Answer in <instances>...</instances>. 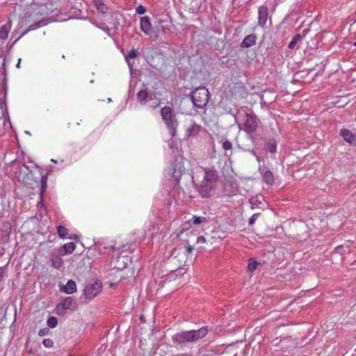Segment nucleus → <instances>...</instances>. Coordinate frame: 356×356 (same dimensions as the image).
Returning a JSON list of instances; mask_svg holds the SVG:
<instances>
[{"mask_svg":"<svg viewBox=\"0 0 356 356\" xmlns=\"http://www.w3.org/2000/svg\"><path fill=\"white\" fill-rule=\"evenodd\" d=\"M209 332L207 326L197 330L181 331L172 336L174 346L184 347L186 343H194L203 339Z\"/></svg>","mask_w":356,"mask_h":356,"instance_id":"nucleus-1","label":"nucleus"},{"mask_svg":"<svg viewBox=\"0 0 356 356\" xmlns=\"http://www.w3.org/2000/svg\"><path fill=\"white\" fill-rule=\"evenodd\" d=\"M161 115L164 121L169 134L174 137L177 134V129L179 124L177 115L172 112L170 106H164L161 110Z\"/></svg>","mask_w":356,"mask_h":356,"instance_id":"nucleus-2","label":"nucleus"},{"mask_svg":"<svg viewBox=\"0 0 356 356\" xmlns=\"http://www.w3.org/2000/svg\"><path fill=\"white\" fill-rule=\"evenodd\" d=\"M210 93L204 86L195 88L191 94L193 105L199 108H203L208 103Z\"/></svg>","mask_w":356,"mask_h":356,"instance_id":"nucleus-3","label":"nucleus"},{"mask_svg":"<svg viewBox=\"0 0 356 356\" xmlns=\"http://www.w3.org/2000/svg\"><path fill=\"white\" fill-rule=\"evenodd\" d=\"M76 307V302L72 297H67L60 300V302L56 306V313L60 316H63L66 314L67 310H74Z\"/></svg>","mask_w":356,"mask_h":356,"instance_id":"nucleus-4","label":"nucleus"},{"mask_svg":"<svg viewBox=\"0 0 356 356\" xmlns=\"http://www.w3.org/2000/svg\"><path fill=\"white\" fill-rule=\"evenodd\" d=\"M102 289V283L99 281L88 283L83 290V296L85 298L91 300L100 293Z\"/></svg>","mask_w":356,"mask_h":356,"instance_id":"nucleus-5","label":"nucleus"},{"mask_svg":"<svg viewBox=\"0 0 356 356\" xmlns=\"http://www.w3.org/2000/svg\"><path fill=\"white\" fill-rule=\"evenodd\" d=\"M245 118L243 130L248 134L255 132L257 129L259 120L253 113H247Z\"/></svg>","mask_w":356,"mask_h":356,"instance_id":"nucleus-6","label":"nucleus"},{"mask_svg":"<svg viewBox=\"0 0 356 356\" xmlns=\"http://www.w3.org/2000/svg\"><path fill=\"white\" fill-rule=\"evenodd\" d=\"M215 184L208 182L207 180H202L200 187L199 193L202 197H209L212 195L214 191Z\"/></svg>","mask_w":356,"mask_h":356,"instance_id":"nucleus-7","label":"nucleus"},{"mask_svg":"<svg viewBox=\"0 0 356 356\" xmlns=\"http://www.w3.org/2000/svg\"><path fill=\"white\" fill-rule=\"evenodd\" d=\"M201 129V126L193 120H190L186 129V136L187 138L196 137Z\"/></svg>","mask_w":356,"mask_h":356,"instance_id":"nucleus-8","label":"nucleus"},{"mask_svg":"<svg viewBox=\"0 0 356 356\" xmlns=\"http://www.w3.org/2000/svg\"><path fill=\"white\" fill-rule=\"evenodd\" d=\"M340 136L350 145L356 146V134H353L350 130L342 129L340 131Z\"/></svg>","mask_w":356,"mask_h":356,"instance_id":"nucleus-9","label":"nucleus"},{"mask_svg":"<svg viewBox=\"0 0 356 356\" xmlns=\"http://www.w3.org/2000/svg\"><path fill=\"white\" fill-rule=\"evenodd\" d=\"M258 24L264 27L267 22L268 18V8L266 6H261L258 11Z\"/></svg>","mask_w":356,"mask_h":356,"instance_id":"nucleus-10","label":"nucleus"},{"mask_svg":"<svg viewBox=\"0 0 356 356\" xmlns=\"http://www.w3.org/2000/svg\"><path fill=\"white\" fill-rule=\"evenodd\" d=\"M151 23L149 18L147 16L140 19V30L146 35H149L151 31Z\"/></svg>","mask_w":356,"mask_h":356,"instance_id":"nucleus-11","label":"nucleus"},{"mask_svg":"<svg viewBox=\"0 0 356 356\" xmlns=\"http://www.w3.org/2000/svg\"><path fill=\"white\" fill-rule=\"evenodd\" d=\"M60 290L65 293L72 294L76 291V284L75 282L70 280L67 282L66 285L62 286Z\"/></svg>","mask_w":356,"mask_h":356,"instance_id":"nucleus-12","label":"nucleus"},{"mask_svg":"<svg viewBox=\"0 0 356 356\" xmlns=\"http://www.w3.org/2000/svg\"><path fill=\"white\" fill-rule=\"evenodd\" d=\"M256 35L255 34H250L245 36L241 42V47L243 48H249L256 43Z\"/></svg>","mask_w":356,"mask_h":356,"instance_id":"nucleus-13","label":"nucleus"},{"mask_svg":"<svg viewBox=\"0 0 356 356\" xmlns=\"http://www.w3.org/2000/svg\"><path fill=\"white\" fill-rule=\"evenodd\" d=\"M75 248L76 246L74 243H67L59 248V254L63 256L67 254H71L74 251Z\"/></svg>","mask_w":356,"mask_h":356,"instance_id":"nucleus-14","label":"nucleus"},{"mask_svg":"<svg viewBox=\"0 0 356 356\" xmlns=\"http://www.w3.org/2000/svg\"><path fill=\"white\" fill-rule=\"evenodd\" d=\"M11 29V22L8 21L4 25L0 28V38L4 40L8 38V33Z\"/></svg>","mask_w":356,"mask_h":356,"instance_id":"nucleus-15","label":"nucleus"},{"mask_svg":"<svg viewBox=\"0 0 356 356\" xmlns=\"http://www.w3.org/2000/svg\"><path fill=\"white\" fill-rule=\"evenodd\" d=\"M218 179L216 171L208 170L205 172L203 180H207L208 182L215 184Z\"/></svg>","mask_w":356,"mask_h":356,"instance_id":"nucleus-16","label":"nucleus"},{"mask_svg":"<svg viewBox=\"0 0 356 356\" xmlns=\"http://www.w3.org/2000/svg\"><path fill=\"white\" fill-rule=\"evenodd\" d=\"M51 265L55 268H60L63 264V259L58 255L51 254L50 257Z\"/></svg>","mask_w":356,"mask_h":356,"instance_id":"nucleus-17","label":"nucleus"},{"mask_svg":"<svg viewBox=\"0 0 356 356\" xmlns=\"http://www.w3.org/2000/svg\"><path fill=\"white\" fill-rule=\"evenodd\" d=\"M222 147L225 150V155L230 156L232 154V144L230 141L225 139L221 141Z\"/></svg>","mask_w":356,"mask_h":356,"instance_id":"nucleus-18","label":"nucleus"},{"mask_svg":"<svg viewBox=\"0 0 356 356\" xmlns=\"http://www.w3.org/2000/svg\"><path fill=\"white\" fill-rule=\"evenodd\" d=\"M263 179L264 181L268 185H273L274 183V177L273 172L269 170H266L264 172Z\"/></svg>","mask_w":356,"mask_h":356,"instance_id":"nucleus-19","label":"nucleus"},{"mask_svg":"<svg viewBox=\"0 0 356 356\" xmlns=\"http://www.w3.org/2000/svg\"><path fill=\"white\" fill-rule=\"evenodd\" d=\"M94 4L98 10L101 13H106L108 8L107 6L100 0H94Z\"/></svg>","mask_w":356,"mask_h":356,"instance_id":"nucleus-20","label":"nucleus"},{"mask_svg":"<svg viewBox=\"0 0 356 356\" xmlns=\"http://www.w3.org/2000/svg\"><path fill=\"white\" fill-rule=\"evenodd\" d=\"M149 95L146 90H142L137 94V99L140 104H144L146 102Z\"/></svg>","mask_w":356,"mask_h":356,"instance_id":"nucleus-21","label":"nucleus"},{"mask_svg":"<svg viewBox=\"0 0 356 356\" xmlns=\"http://www.w3.org/2000/svg\"><path fill=\"white\" fill-rule=\"evenodd\" d=\"M139 55H140L139 52L135 49H131L129 52L128 55L126 56V58H127V60L128 62V64H129V66L130 67V68L131 67V63H130L129 60L131 58H136Z\"/></svg>","mask_w":356,"mask_h":356,"instance_id":"nucleus-22","label":"nucleus"},{"mask_svg":"<svg viewBox=\"0 0 356 356\" xmlns=\"http://www.w3.org/2000/svg\"><path fill=\"white\" fill-rule=\"evenodd\" d=\"M191 220H188L184 225H181L180 229L177 233V236H181L184 234V233L189 229L191 226Z\"/></svg>","mask_w":356,"mask_h":356,"instance_id":"nucleus-23","label":"nucleus"},{"mask_svg":"<svg viewBox=\"0 0 356 356\" xmlns=\"http://www.w3.org/2000/svg\"><path fill=\"white\" fill-rule=\"evenodd\" d=\"M259 265V262L253 260L252 259H250L249 260V263L248 265V269L249 271L253 272L257 268Z\"/></svg>","mask_w":356,"mask_h":356,"instance_id":"nucleus-24","label":"nucleus"},{"mask_svg":"<svg viewBox=\"0 0 356 356\" xmlns=\"http://www.w3.org/2000/svg\"><path fill=\"white\" fill-rule=\"evenodd\" d=\"M47 325L51 327L54 328L56 327L58 325V319L56 317L54 316H50L47 321Z\"/></svg>","mask_w":356,"mask_h":356,"instance_id":"nucleus-25","label":"nucleus"},{"mask_svg":"<svg viewBox=\"0 0 356 356\" xmlns=\"http://www.w3.org/2000/svg\"><path fill=\"white\" fill-rule=\"evenodd\" d=\"M300 38H301V35H300V34H296V35L293 38V39H292V40L290 42V43L289 44V46H288V47H289V49H293V48L296 47V44H297V42H298V41H299V40H300Z\"/></svg>","mask_w":356,"mask_h":356,"instance_id":"nucleus-26","label":"nucleus"},{"mask_svg":"<svg viewBox=\"0 0 356 356\" xmlns=\"http://www.w3.org/2000/svg\"><path fill=\"white\" fill-rule=\"evenodd\" d=\"M207 221V218L203 216H193L192 218V223L195 225H197L202 222H204Z\"/></svg>","mask_w":356,"mask_h":356,"instance_id":"nucleus-27","label":"nucleus"},{"mask_svg":"<svg viewBox=\"0 0 356 356\" xmlns=\"http://www.w3.org/2000/svg\"><path fill=\"white\" fill-rule=\"evenodd\" d=\"M67 229L66 227H65L64 226H62V225H60L58 227V235L64 238H66V236L67 234Z\"/></svg>","mask_w":356,"mask_h":356,"instance_id":"nucleus-28","label":"nucleus"},{"mask_svg":"<svg viewBox=\"0 0 356 356\" xmlns=\"http://www.w3.org/2000/svg\"><path fill=\"white\" fill-rule=\"evenodd\" d=\"M42 344L46 348H51L54 346V341L51 339H44L42 341Z\"/></svg>","mask_w":356,"mask_h":356,"instance_id":"nucleus-29","label":"nucleus"},{"mask_svg":"<svg viewBox=\"0 0 356 356\" xmlns=\"http://www.w3.org/2000/svg\"><path fill=\"white\" fill-rule=\"evenodd\" d=\"M268 149L270 152L271 153H275L276 152V150H277V148H276V145H275V143L273 142V143H269L268 144Z\"/></svg>","mask_w":356,"mask_h":356,"instance_id":"nucleus-30","label":"nucleus"},{"mask_svg":"<svg viewBox=\"0 0 356 356\" xmlns=\"http://www.w3.org/2000/svg\"><path fill=\"white\" fill-rule=\"evenodd\" d=\"M258 216H259V213H254V214H253V215L250 218L249 221H248V224H249L250 225H252L254 223L255 220L257 219Z\"/></svg>","mask_w":356,"mask_h":356,"instance_id":"nucleus-31","label":"nucleus"},{"mask_svg":"<svg viewBox=\"0 0 356 356\" xmlns=\"http://www.w3.org/2000/svg\"><path fill=\"white\" fill-rule=\"evenodd\" d=\"M136 12L140 15H143L146 12V8L145 6L140 5L137 7Z\"/></svg>","mask_w":356,"mask_h":356,"instance_id":"nucleus-32","label":"nucleus"},{"mask_svg":"<svg viewBox=\"0 0 356 356\" xmlns=\"http://www.w3.org/2000/svg\"><path fill=\"white\" fill-rule=\"evenodd\" d=\"M48 332H49V329H47V328L41 329L38 332V335L40 337H43L44 335L47 334Z\"/></svg>","mask_w":356,"mask_h":356,"instance_id":"nucleus-33","label":"nucleus"},{"mask_svg":"<svg viewBox=\"0 0 356 356\" xmlns=\"http://www.w3.org/2000/svg\"><path fill=\"white\" fill-rule=\"evenodd\" d=\"M4 115V108L2 103H0V120L3 117Z\"/></svg>","mask_w":356,"mask_h":356,"instance_id":"nucleus-34","label":"nucleus"},{"mask_svg":"<svg viewBox=\"0 0 356 356\" xmlns=\"http://www.w3.org/2000/svg\"><path fill=\"white\" fill-rule=\"evenodd\" d=\"M205 241H206L205 238L204 236H198L197 238V241L196 242L197 243H205Z\"/></svg>","mask_w":356,"mask_h":356,"instance_id":"nucleus-35","label":"nucleus"},{"mask_svg":"<svg viewBox=\"0 0 356 356\" xmlns=\"http://www.w3.org/2000/svg\"><path fill=\"white\" fill-rule=\"evenodd\" d=\"M38 24H39V22L31 24L30 26L29 29L27 31H26L24 33H27L29 31L35 29Z\"/></svg>","mask_w":356,"mask_h":356,"instance_id":"nucleus-36","label":"nucleus"},{"mask_svg":"<svg viewBox=\"0 0 356 356\" xmlns=\"http://www.w3.org/2000/svg\"><path fill=\"white\" fill-rule=\"evenodd\" d=\"M344 246L343 245H339L336 248V250L338 252L342 254L343 252H341V250L343 249Z\"/></svg>","mask_w":356,"mask_h":356,"instance_id":"nucleus-37","label":"nucleus"},{"mask_svg":"<svg viewBox=\"0 0 356 356\" xmlns=\"http://www.w3.org/2000/svg\"><path fill=\"white\" fill-rule=\"evenodd\" d=\"M193 249H194V248H193V247L192 245H188V247H187V252H188V253H191V252H192V251L193 250Z\"/></svg>","mask_w":356,"mask_h":356,"instance_id":"nucleus-38","label":"nucleus"},{"mask_svg":"<svg viewBox=\"0 0 356 356\" xmlns=\"http://www.w3.org/2000/svg\"><path fill=\"white\" fill-rule=\"evenodd\" d=\"M6 276L5 273L2 270L0 271V282L3 279V277Z\"/></svg>","mask_w":356,"mask_h":356,"instance_id":"nucleus-39","label":"nucleus"},{"mask_svg":"<svg viewBox=\"0 0 356 356\" xmlns=\"http://www.w3.org/2000/svg\"><path fill=\"white\" fill-rule=\"evenodd\" d=\"M122 263H123V266H118V267H117L118 269H120V268H122H122H125V267H126V263H125V261H122Z\"/></svg>","mask_w":356,"mask_h":356,"instance_id":"nucleus-40","label":"nucleus"},{"mask_svg":"<svg viewBox=\"0 0 356 356\" xmlns=\"http://www.w3.org/2000/svg\"><path fill=\"white\" fill-rule=\"evenodd\" d=\"M79 236L76 234H74L73 236H70V238L77 239Z\"/></svg>","mask_w":356,"mask_h":356,"instance_id":"nucleus-41","label":"nucleus"},{"mask_svg":"<svg viewBox=\"0 0 356 356\" xmlns=\"http://www.w3.org/2000/svg\"><path fill=\"white\" fill-rule=\"evenodd\" d=\"M140 321H141V322H143V323H145V317H144L143 315H142V316H140Z\"/></svg>","mask_w":356,"mask_h":356,"instance_id":"nucleus-42","label":"nucleus"},{"mask_svg":"<svg viewBox=\"0 0 356 356\" xmlns=\"http://www.w3.org/2000/svg\"><path fill=\"white\" fill-rule=\"evenodd\" d=\"M229 113H230L232 116H234V117H235V115H236V113H235L234 111H232V109H230V111H229Z\"/></svg>","mask_w":356,"mask_h":356,"instance_id":"nucleus-43","label":"nucleus"},{"mask_svg":"<svg viewBox=\"0 0 356 356\" xmlns=\"http://www.w3.org/2000/svg\"><path fill=\"white\" fill-rule=\"evenodd\" d=\"M257 200H255V201L254 202V198H252V200H250V202H251L252 204H256V203H257Z\"/></svg>","mask_w":356,"mask_h":356,"instance_id":"nucleus-44","label":"nucleus"},{"mask_svg":"<svg viewBox=\"0 0 356 356\" xmlns=\"http://www.w3.org/2000/svg\"><path fill=\"white\" fill-rule=\"evenodd\" d=\"M20 62H21V59L19 58V60H18V63L17 64V67H19V65H20Z\"/></svg>","mask_w":356,"mask_h":356,"instance_id":"nucleus-45","label":"nucleus"},{"mask_svg":"<svg viewBox=\"0 0 356 356\" xmlns=\"http://www.w3.org/2000/svg\"><path fill=\"white\" fill-rule=\"evenodd\" d=\"M250 152H251L253 155H254V156H257V154H256V153H255V152H254V150H251V151H250Z\"/></svg>","mask_w":356,"mask_h":356,"instance_id":"nucleus-46","label":"nucleus"},{"mask_svg":"<svg viewBox=\"0 0 356 356\" xmlns=\"http://www.w3.org/2000/svg\"><path fill=\"white\" fill-rule=\"evenodd\" d=\"M249 138H250L251 140H252V141L254 140V138H253V136H249Z\"/></svg>","mask_w":356,"mask_h":356,"instance_id":"nucleus-47","label":"nucleus"},{"mask_svg":"<svg viewBox=\"0 0 356 356\" xmlns=\"http://www.w3.org/2000/svg\"><path fill=\"white\" fill-rule=\"evenodd\" d=\"M159 106V104H158V103H157L155 106H154V105H151L150 106H152V107H156V106Z\"/></svg>","mask_w":356,"mask_h":356,"instance_id":"nucleus-48","label":"nucleus"},{"mask_svg":"<svg viewBox=\"0 0 356 356\" xmlns=\"http://www.w3.org/2000/svg\"><path fill=\"white\" fill-rule=\"evenodd\" d=\"M354 45L356 46V42L354 43Z\"/></svg>","mask_w":356,"mask_h":356,"instance_id":"nucleus-49","label":"nucleus"},{"mask_svg":"<svg viewBox=\"0 0 356 356\" xmlns=\"http://www.w3.org/2000/svg\"><path fill=\"white\" fill-rule=\"evenodd\" d=\"M236 355H236V354H235L234 356H236Z\"/></svg>","mask_w":356,"mask_h":356,"instance_id":"nucleus-50","label":"nucleus"}]
</instances>
